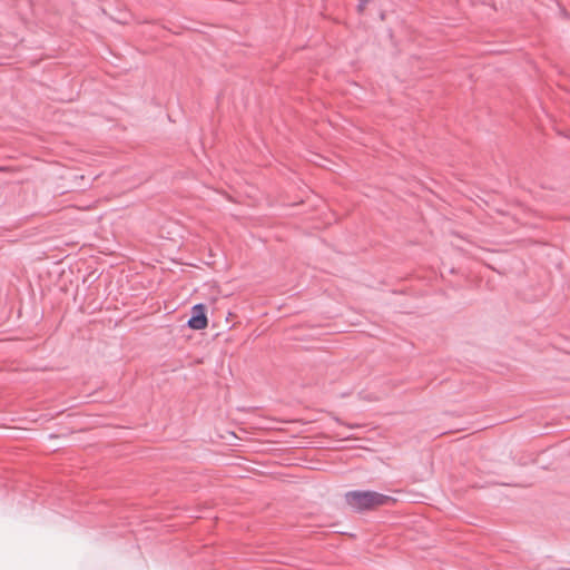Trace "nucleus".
Instances as JSON below:
<instances>
[{
	"label": "nucleus",
	"mask_w": 570,
	"mask_h": 570,
	"mask_svg": "<svg viewBox=\"0 0 570 570\" xmlns=\"http://www.w3.org/2000/svg\"><path fill=\"white\" fill-rule=\"evenodd\" d=\"M390 499V495L371 490H352L344 494L345 503L358 513L384 505Z\"/></svg>",
	"instance_id": "1"
},
{
	"label": "nucleus",
	"mask_w": 570,
	"mask_h": 570,
	"mask_svg": "<svg viewBox=\"0 0 570 570\" xmlns=\"http://www.w3.org/2000/svg\"><path fill=\"white\" fill-rule=\"evenodd\" d=\"M370 2V0H358L357 3V11L362 12L365 8V6Z\"/></svg>",
	"instance_id": "3"
},
{
	"label": "nucleus",
	"mask_w": 570,
	"mask_h": 570,
	"mask_svg": "<svg viewBox=\"0 0 570 570\" xmlns=\"http://www.w3.org/2000/svg\"><path fill=\"white\" fill-rule=\"evenodd\" d=\"M207 309L202 303H198L191 307V315L187 321V325L191 330H204L207 327Z\"/></svg>",
	"instance_id": "2"
}]
</instances>
